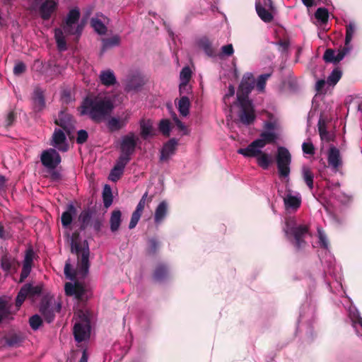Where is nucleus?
Wrapping results in <instances>:
<instances>
[{
	"label": "nucleus",
	"instance_id": "c756f323",
	"mask_svg": "<svg viewBox=\"0 0 362 362\" xmlns=\"http://www.w3.org/2000/svg\"><path fill=\"white\" fill-rule=\"evenodd\" d=\"M315 313V307L312 305H304L300 313V319L298 321V327L300 324L303 323L307 320L313 318Z\"/></svg>",
	"mask_w": 362,
	"mask_h": 362
},
{
	"label": "nucleus",
	"instance_id": "4468645a",
	"mask_svg": "<svg viewBox=\"0 0 362 362\" xmlns=\"http://www.w3.org/2000/svg\"><path fill=\"white\" fill-rule=\"evenodd\" d=\"M350 51V47H344L343 49H326L323 59L327 63L337 64L342 60Z\"/></svg>",
	"mask_w": 362,
	"mask_h": 362
},
{
	"label": "nucleus",
	"instance_id": "8fccbe9b",
	"mask_svg": "<svg viewBox=\"0 0 362 362\" xmlns=\"http://www.w3.org/2000/svg\"><path fill=\"white\" fill-rule=\"evenodd\" d=\"M151 199H152L151 197L148 198V192H146L141 197L134 211H136V212L142 214L143 210L145 207L146 202H151Z\"/></svg>",
	"mask_w": 362,
	"mask_h": 362
},
{
	"label": "nucleus",
	"instance_id": "f257e3e1",
	"mask_svg": "<svg viewBox=\"0 0 362 362\" xmlns=\"http://www.w3.org/2000/svg\"><path fill=\"white\" fill-rule=\"evenodd\" d=\"M255 78L251 73L244 74L237 93V103L240 108L238 117L241 123L249 125L255 119L253 105L248 99V95L254 88Z\"/></svg>",
	"mask_w": 362,
	"mask_h": 362
},
{
	"label": "nucleus",
	"instance_id": "c85d7f7f",
	"mask_svg": "<svg viewBox=\"0 0 362 362\" xmlns=\"http://www.w3.org/2000/svg\"><path fill=\"white\" fill-rule=\"evenodd\" d=\"M122 222V212L119 210H114L110 215V226L112 233L117 231Z\"/></svg>",
	"mask_w": 362,
	"mask_h": 362
},
{
	"label": "nucleus",
	"instance_id": "412c9836",
	"mask_svg": "<svg viewBox=\"0 0 362 362\" xmlns=\"http://www.w3.org/2000/svg\"><path fill=\"white\" fill-rule=\"evenodd\" d=\"M327 257V273L334 277L337 286L343 289L341 282L340 268L336 265L335 259L332 255L328 254Z\"/></svg>",
	"mask_w": 362,
	"mask_h": 362
},
{
	"label": "nucleus",
	"instance_id": "6e6552de",
	"mask_svg": "<svg viewBox=\"0 0 362 362\" xmlns=\"http://www.w3.org/2000/svg\"><path fill=\"white\" fill-rule=\"evenodd\" d=\"M276 160L279 176L288 178L291 163V156L288 150L283 146L278 147Z\"/></svg>",
	"mask_w": 362,
	"mask_h": 362
},
{
	"label": "nucleus",
	"instance_id": "4c0bfd02",
	"mask_svg": "<svg viewBox=\"0 0 362 362\" xmlns=\"http://www.w3.org/2000/svg\"><path fill=\"white\" fill-rule=\"evenodd\" d=\"M168 274L167 267L164 264H159L155 270L153 278L157 281H162L168 276Z\"/></svg>",
	"mask_w": 362,
	"mask_h": 362
},
{
	"label": "nucleus",
	"instance_id": "9d476101",
	"mask_svg": "<svg viewBox=\"0 0 362 362\" xmlns=\"http://www.w3.org/2000/svg\"><path fill=\"white\" fill-rule=\"evenodd\" d=\"M35 6L39 5V15L44 21H48L57 9L58 0H34Z\"/></svg>",
	"mask_w": 362,
	"mask_h": 362
},
{
	"label": "nucleus",
	"instance_id": "4be33fe9",
	"mask_svg": "<svg viewBox=\"0 0 362 362\" xmlns=\"http://www.w3.org/2000/svg\"><path fill=\"white\" fill-rule=\"evenodd\" d=\"M65 293L67 296H74L76 299H81L85 293V288L78 283H66L64 286Z\"/></svg>",
	"mask_w": 362,
	"mask_h": 362
},
{
	"label": "nucleus",
	"instance_id": "aec40b11",
	"mask_svg": "<svg viewBox=\"0 0 362 362\" xmlns=\"http://www.w3.org/2000/svg\"><path fill=\"white\" fill-rule=\"evenodd\" d=\"M328 163L334 172L338 171L339 168L342 165L340 152L336 147H331L328 152Z\"/></svg>",
	"mask_w": 362,
	"mask_h": 362
},
{
	"label": "nucleus",
	"instance_id": "7c9ffc66",
	"mask_svg": "<svg viewBox=\"0 0 362 362\" xmlns=\"http://www.w3.org/2000/svg\"><path fill=\"white\" fill-rule=\"evenodd\" d=\"M141 136L144 139L153 135V122L150 119H141L140 121Z\"/></svg>",
	"mask_w": 362,
	"mask_h": 362
},
{
	"label": "nucleus",
	"instance_id": "cd10ccee",
	"mask_svg": "<svg viewBox=\"0 0 362 362\" xmlns=\"http://www.w3.org/2000/svg\"><path fill=\"white\" fill-rule=\"evenodd\" d=\"M40 311L45 320L48 323L53 321L54 318V310L51 301L47 300L46 302H42L40 307Z\"/></svg>",
	"mask_w": 362,
	"mask_h": 362
},
{
	"label": "nucleus",
	"instance_id": "b1692460",
	"mask_svg": "<svg viewBox=\"0 0 362 362\" xmlns=\"http://www.w3.org/2000/svg\"><path fill=\"white\" fill-rule=\"evenodd\" d=\"M99 79L100 83L106 87L115 86L117 83L116 76L110 69L102 70L99 75Z\"/></svg>",
	"mask_w": 362,
	"mask_h": 362
},
{
	"label": "nucleus",
	"instance_id": "79ce46f5",
	"mask_svg": "<svg viewBox=\"0 0 362 362\" xmlns=\"http://www.w3.org/2000/svg\"><path fill=\"white\" fill-rule=\"evenodd\" d=\"M103 198L104 206L106 208H108L109 206H110L111 204H112V194L111 188L107 185H105L103 192Z\"/></svg>",
	"mask_w": 362,
	"mask_h": 362
},
{
	"label": "nucleus",
	"instance_id": "7ed1b4c3",
	"mask_svg": "<svg viewBox=\"0 0 362 362\" xmlns=\"http://www.w3.org/2000/svg\"><path fill=\"white\" fill-rule=\"evenodd\" d=\"M80 16V11L78 8H74L69 11L66 18L62 23V28L55 29L57 45H66L64 35L73 36V39L78 41L85 25L84 21L78 23Z\"/></svg>",
	"mask_w": 362,
	"mask_h": 362
},
{
	"label": "nucleus",
	"instance_id": "9b49d317",
	"mask_svg": "<svg viewBox=\"0 0 362 362\" xmlns=\"http://www.w3.org/2000/svg\"><path fill=\"white\" fill-rule=\"evenodd\" d=\"M41 162L42 165L49 170H54L61 163V157L54 148H49L44 151L41 154Z\"/></svg>",
	"mask_w": 362,
	"mask_h": 362
},
{
	"label": "nucleus",
	"instance_id": "ddd939ff",
	"mask_svg": "<svg viewBox=\"0 0 362 362\" xmlns=\"http://www.w3.org/2000/svg\"><path fill=\"white\" fill-rule=\"evenodd\" d=\"M285 209L287 211H296L301 204V196L299 192L288 189L283 196Z\"/></svg>",
	"mask_w": 362,
	"mask_h": 362
},
{
	"label": "nucleus",
	"instance_id": "13d9d810",
	"mask_svg": "<svg viewBox=\"0 0 362 362\" xmlns=\"http://www.w3.org/2000/svg\"><path fill=\"white\" fill-rule=\"evenodd\" d=\"M121 42L118 35H114L103 40V45H118Z\"/></svg>",
	"mask_w": 362,
	"mask_h": 362
},
{
	"label": "nucleus",
	"instance_id": "20e7f679",
	"mask_svg": "<svg viewBox=\"0 0 362 362\" xmlns=\"http://www.w3.org/2000/svg\"><path fill=\"white\" fill-rule=\"evenodd\" d=\"M71 251L72 253L77 255L76 270L73 271L71 269V266L69 261L66 263L64 267V274L66 277L71 281L74 280L76 276L83 279L88 275L90 267V251L88 243L85 241L83 243V247L82 248L78 243L72 240Z\"/></svg>",
	"mask_w": 362,
	"mask_h": 362
},
{
	"label": "nucleus",
	"instance_id": "3c124183",
	"mask_svg": "<svg viewBox=\"0 0 362 362\" xmlns=\"http://www.w3.org/2000/svg\"><path fill=\"white\" fill-rule=\"evenodd\" d=\"M356 30V26L354 23H350L346 28V37L344 45H349L351 41L352 37Z\"/></svg>",
	"mask_w": 362,
	"mask_h": 362
},
{
	"label": "nucleus",
	"instance_id": "5701e85b",
	"mask_svg": "<svg viewBox=\"0 0 362 362\" xmlns=\"http://www.w3.org/2000/svg\"><path fill=\"white\" fill-rule=\"evenodd\" d=\"M11 308V298L6 296H0V323L12 315Z\"/></svg>",
	"mask_w": 362,
	"mask_h": 362
},
{
	"label": "nucleus",
	"instance_id": "a878e982",
	"mask_svg": "<svg viewBox=\"0 0 362 362\" xmlns=\"http://www.w3.org/2000/svg\"><path fill=\"white\" fill-rule=\"evenodd\" d=\"M76 214V209L73 204H69L66 206V209L64 211L61 216L62 226L65 228H68L72 223L74 217Z\"/></svg>",
	"mask_w": 362,
	"mask_h": 362
},
{
	"label": "nucleus",
	"instance_id": "0eeeda50",
	"mask_svg": "<svg viewBox=\"0 0 362 362\" xmlns=\"http://www.w3.org/2000/svg\"><path fill=\"white\" fill-rule=\"evenodd\" d=\"M76 322L74 326V335L77 342L88 340L90 335V321L88 313L78 310L75 314Z\"/></svg>",
	"mask_w": 362,
	"mask_h": 362
},
{
	"label": "nucleus",
	"instance_id": "4d7b16f0",
	"mask_svg": "<svg viewBox=\"0 0 362 362\" xmlns=\"http://www.w3.org/2000/svg\"><path fill=\"white\" fill-rule=\"evenodd\" d=\"M123 172L124 170L115 166L110 171L109 180L112 182H117L123 174Z\"/></svg>",
	"mask_w": 362,
	"mask_h": 362
},
{
	"label": "nucleus",
	"instance_id": "0e129e2a",
	"mask_svg": "<svg viewBox=\"0 0 362 362\" xmlns=\"http://www.w3.org/2000/svg\"><path fill=\"white\" fill-rule=\"evenodd\" d=\"M141 216V214H139V213H138L136 211H134L133 212L132 218H131V220H130V223H129V229H133L134 228L136 227V226L138 223Z\"/></svg>",
	"mask_w": 362,
	"mask_h": 362
},
{
	"label": "nucleus",
	"instance_id": "58836bf2",
	"mask_svg": "<svg viewBox=\"0 0 362 362\" xmlns=\"http://www.w3.org/2000/svg\"><path fill=\"white\" fill-rule=\"evenodd\" d=\"M90 25L93 30L99 35H104L107 30V28L105 24L100 19L96 18H91Z\"/></svg>",
	"mask_w": 362,
	"mask_h": 362
},
{
	"label": "nucleus",
	"instance_id": "f704fd0d",
	"mask_svg": "<svg viewBox=\"0 0 362 362\" xmlns=\"http://www.w3.org/2000/svg\"><path fill=\"white\" fill-rule=\"evenodd\" d=\"M302 176L308 188L312 190L313 189L314 175L309 167L303 166L302 168Z\"/></svg>",
	"mask_w": 362,
	"mask_h": 362
},
{
	"label": "nucleus",
	"instance_id": "f8f14e48",
	"mask_svg": "<svg viewBox=\"0 0 362 362\" xmlns=\"http://www.w3.org/2000/svg\"><path fill=\"white\" fill-rule=\"evenodd\" d=\"M139 138L134 132L122 136L120 141V152L131 156L135 151Z\"/></svg>",
	"mask_w": 362,
	"mask_h": 362
},
{
	"label": "nucleus",
	"instance_id": "c9c22d12",
	"mask_svg": "<svg viewBox=\"0 0 362 362\" xmlns=\"http://www.w3.org/2000/svg\"><path fill=\"white\" fill-rule=\"evenodd\" d=\"M93 218V212L90 210L83 211L78 217V220L81 223V228L82 229L86 228L90 223Z\"/></svg>",
	"mask_w": 362,
	"mask_h": 362
},
{
	"label": "nucleus",
	"instance_id": "393cba45",
	"mask_svg": "<svg viewBox=\"0 0 362 362\" xmlns=\"http://www.w3.org/2000/svg\"><path fill=\"white\" fill-rule=\"evenodd\" d=\"M129 118L128 115L122 117H112L108 120L107 126L111 132L119 131L127 125Z\"/></svg>",
	"mask_w": 362,
	"mask_h": 362
},
{
	"label": "nucleus",
	"instance_id": "603ef678",
	"mask_svg": "<svg viewBox=\"0 0 362 362\" xmlns=\"http://www.w3.org/2000/svg\"><path fill=\"white\" fill-rule=\"evenodd\" d=\"M159 130L165 136H169L170 132V123L168 119H162L159 123Z\"/></svg>",
	"mask_w": 362,
	"mask_h": 362
},
{
	"label": "nucleus",
	"instance_id": "e433bc0d",
	"mask_svg": "<svg viewBox=\"0 0 362 362\" xmlns=\"http://www.w3.org/2000/svg\"><path fill=\"white\" fill-rule=\"evenodd\" d=\"M278 35L279 37L278 45H290L293 43V36L288 34L284 29L281 28L278 31Z\"/></svg>",
	"mask_w": 362,
	"mask_h": 362
},
{
	"label": "nucleus",
	"instance_id": "2eb2a0df",
	"mask_svg": "<svg viewBox=\"0 0 362 362\" xmlns=\"http://www.w3.org/2000/svg\"><path fill=\"white\" fill-rule=\"evenodd\" d=\"M144 84V77L139 73H134L127 77L124 90L127 92L139 90Z\"/></svg>",
	"mask_w": 362,
	"mask_h": 362
},
{
	"label": "nucleus",
	"instance_id": "c03bdc74",
	"mask_svg": "<svg viewBox=\"0 0 362 362\" xmlns=\"http://www.w3.org/2000/svg\"><path fill=\"white\" fill-rule=\"evenodd\" d=\"M315 18L320 21L322 23H325L328 21L329 13L326 8H318L315 13Z\"/></svg>",
	"mask_w": 362,
	"mask_h": 362
},
{
	"label": "nucleus",
	"instance_id": "052dcab7",
	"mask_svg": "<svg viewBox=\"0 0 362 362\" xmlns=\"http://www.w3.org/2000/svg\"><path fill=\"white\" fill-rule=\"evenodd\" d=\"M24 286L28 287V293L32 296L40 295L42 292V288L39 286H33L31 284H25Z\"/></svg>",
	"mask_w": 362,
	"mask_h": 362
},
{
	"label": "nucleus",
	"instance_id": "338daca9",
	"mask_svg": "<svg viewBox=\"0 0 362 362\" xmlns=\"http://www.w3.org/2000/svg\"><path fill=\"white\" fill-rule=\"evenodd\" d=\"M25 71V65L22 62H17L13 68V74L16 76L22 74Z\"/></svg>",
	"mask_w": 362,
	"mask_h": 362
},
{
	"label": "nucleus",
	"instance_id": "de8ad7c7",
	"mask_svg": "<svg viewBox=\"0 0 362 362\" xmlns=\"http://www.w3.org/2000/svg\"><path fill=\"white\" fill-rule=\"evenodd\" d=\"M130 160L131 156L121 153L115 166L124 170L125 166L129 162Z\"/></svg>",
	"mask_w": 362,
	"mask_h": 362
},
{
	"label": "nucleus",
	"instance_id": "f3484780",
	"mask_svg": "<svg viewBox=\"0 0 362 362\" xmlns=\"http://www.w3.org/2000/svg\"><path fill=\"white\" fill-rule=\"evenodd\" d=\"M32 106L35 112H42L46 106L45 91L40 87H35L32 95Z\"/></svg>",
	"mask_w": 362,
	"mask_h": 362
},
{
	"label": "nucleus",
	"instance_id": "a19ab883",
	"mask_svg": "<svg viewBox=\"0 0 362 362\" xmlns=\"http://www.w3.org/2000/svg\"><path fill=\"white\" fill-rule=\"evenodd\" d=\"M342 75L341 71L336 68L334 69L331 74L329 75L327 79V83L329 86H335L337 82L339 81Z\"/></svg>",
	"mask_w": 362,
	"mask_h": 362
},
{
	"label": "nucleus",
	"instance_id": "bf43d9fd",
	"mask_svg": "<svg viewBox=\"0 0 362 362\" xmlns=\"http://www.w3.org/2000/svg\"><path fill=\"white\" fill-rule=\"evenodd\" d=\"M302 150L305 154L313 156L315 153V148L311 142H303Z\"/></svg>",
	"mask_w": 362,
	"mask_h": 362
},
{
	"label": "nucleus",
	"instance_id": "37998d69",
	"mask_svg": "<svg viewBox=\"0 0 362 362\" xmlns=\"http://www.w3.org/2000/svg\"><path fill=\"white\" fill-rule=\"evenodd\" d=\"M349 313L352 326L355 327L356 325L358 324L362 328V317L360 316L359 312L356 308H350Z\"/></svg>",
	"mask_w": 362,
	"mask_h": 362
},
{
	"label": "nucleus",
	"instance_id": "6ab92c4d",
	"mask_svg": "<svg viewBox=\"0 0 362 362\" xmlns=\"http://www.w3.org/2000/svg\"><path fill=\"white\" fill-rule=\"evenodd\" d=\"M52 145L61 151H66L68 144L66 143V136L61 129H56L52 136Z\"/></svg>",
	"mask_w": 362,
	"mask_h": 362
},
{
	"label": "nucleus",
	"instance_id": "774afa93",
	"mask_svg": "<svg viewBox=\"0 0 362 362\" xmlns=\"http://www.w3.org/2000/svg\"><path fill=\"white\" fill-rule=\"evenodd\" d=\"M328 86L327 81L325 80H319L317 81L315 88L316 90L319 93H325V86Z\"/></svg>",
	"mask_w": 362,
	"mask_h": 362
},
{
	"label": "nucleus",
	"instance_id": "39448f33",
	"mask_svg": "<svg viewBox=\"0 0 362 362\" xmlns=\"http://www.w3.org/2000/svg\"><path fill=\"white\" fill-rule=\"evenodd\" d=\"M283 230L288 241L297 250L305 247L306 239L310 235L308 226L299 223L295 217L292 216L286 218Z\"/></svg>",
	"mask_w": 362,
	"mask_h": 362
},
{
	"label": "nucleus",
	"instance_id": "69168bd1",
	"mask_svg": "<svg viewBox=\"0 0 362 362\" xmlns=\"http://www.w3.org/2000/svg\"><path fill=\"white\" fill-rule=\"evenodd\" d=\"M88 139V132L84 129H81L77 132L76 141L78 144H82L86 141Z\"/></svg>",
	"mask_w": 362,
	"mask_h": 362
},
{
	"label": "nucleus",
	"instance_id": "a18cd8bd",
	"mask_svg": "<svg viewBox=\"0 0 362 362\" xmlns=\"http://www.w3.org/2000/svg\"><path fill=\"white\" fill-rule=\"evenodd\" d=\"M28 287H25L23 286L21 288L20 291L18 292V295L16 296V305L18 309L21 306V305L24 302L25 298L27 297V296H28Z\"/></svg>",
	"mask_w": 362,
	"mask_h": 362
},
{
	"label": "nucleus",
	"instance_id": "e2e57ef3",
	"mask_svg": "<svg viewBox=\"0 0 362 362\" xmlns=\"http://www.w3.org/2000/svg\"><path fill=\"white\" fill-rule=\"evenodd\" d=\"M35 253L32 249H28L25 252L23 264L32 266Z\"/></svg>",
	"mask_w": 362,
	"mask_h": 362
},
{
	"label": "nucleus",
	"instance_id": "09e8293b",
	"mask_svg": "<svg viewBox=\"0 0 362 362\" xmlns=\"http://www.w3.org/2000/svg\"><path fill=\"white\" fill-rule=\"evenodd\" d=\"M271 76V74H262L258 77L257 81V89L259 92H263L265 88L266 81Z\"/></svg>",
	"mask_w": 362,
	"mask_h": 362
},
{
	"label": "nucleus",
	"instance_id": "dca6fc26",
	"mask_svg": "<svg viewBox=\"0 0 362 362\" xmlns=\"http://www.w3.org/2000/svg\"><path fill=\"white\" fill-rule=\"evenodd\" d=\"M55 123L60 126L68 134H70L74 129V120L70 114L66 111H61Z\"/></svg>",
	"mask_w": 362,
	"mask_h": 362
},
{
	"label": "nucleus",
	"instance_id": "bb28decb",
	"mask_svg": "<svg viewBox=\"0 0 362 362\" xmlns=\"http://www.w3.org/2000/svg\"><path fill=\"white\" fill-rule=\"evenodd\" d=\"M168 205L165 201H163L157 206L154 214V221L156 225L160 224L167 216Z\"/></svg>",
	"mask_w": 362,
	"mask_h": 362
},
{
	"label": "nucleus",
	"instance_id": "a211bd4d",
	"mask_svg": "<svg viewBox=\"0 0 362 362\" xmlns=\"http://www.w3.org/2000/svg\"><path fill=\"white\" fill-rule=\"evenodd\" d=\"M177 144L176 139H171L164 144L160 150V161H168L175 153Z\"/></svg>",
	"mask_w": 362,
	"mask_h": 362
},
{
	"label": "nucleus",
	"instance_id": "6e6d98bb",
	"mask_svg": "<svg viewBox=\"0 0 362 362\" xmlns=\"http://www.w3.org/2000/svg\"><path fill=\"white\" fill-rule=\"evenodd\" d=\"M179 91L181 96L189 95L192 93V87L189 82H180L179 85Z\"/></svg>",
	"mask_w": 362,
	"mask_h": 362
},
{
	"label": "nucleus",
	"instance_id": "680f3d73",
	"mask_svg": "<svg viewBox=\"0 0 362 362\" xmlns=\"http://www.w3.org/2000/svg\"><path fill=\"white\" fill-rule=\"evenodd\" d=\"M12 262L8 256H4L1 260V267L4 271H9L11 268Z\"/></svg>",
	"mask_w": 362,
	"mask_h": 362
},
{
	"label": "nucleus",
	"instance_id": "f03ea898",
	"mask_svg": "<svg viewBox=\"0 0 362 362\" xmlns=\"http://www.w3.org/2000/svg\"><path fill=\"white\" fill-rule=\"evenodd\" d=\"M114 108L111 100L106 97H87L80 107V115L88 116L95 122H102Z\"/></svg>",
	"mask_w": 362,
	"mask_h": 362
},
{
	"label": "nucleus",
	"instance_id": "423d86ee",
	"mask_svg": "<svg viewBox=\"0 0 362 362\" xmlns=\"http://www.w3.org/2000/svg\"><path fill=\"white\" fill-rule=\"evenodd\" d=\"M278 138L276 132V124L272 122L264 123V131L259 137L255 139L246 148L238 149L237 152L245 157H256L267 144H273Z\"/></svg>",
	"mask_w": 362,
	"mask_h": 362
},
{
	"label": "nucleus",
	"instance_id": "2f4dec72",
	"mask_svg": "<svg viewBox=\"0 0 362 362\" xmlns=\"http://www.w3.org/2000/svg\"><path fill=\"white\" fill-rule=\"evenodd\" d=\"M255 158H257L258 165L264 170L268 169L273 160L272 157L269 154L262 152V150L261 153Z\"/></svg>",
	"mask_w": 362,
	"mask_h": 362
},
{
	"label": "nucleus",
	"instance_id": "1a4fd4ad",
	"mask_svg": "<svg viewBox=\"0 0 362 362\" xmlns=\"http://www.w3.org/2000/svg\"><path fill=\"white\" fill-rule=\"evenodd\" d=\"M255 9L258 16L264 23H271L274 20L275 7L272 0H256Z\"/></svg>",
	"mask_w": 362,
	"mask_h": 362
},
{
	"label": "nucleus",
	"instance_id": "473e14b6",
	"mask_svg": "<svg viewBox=\"0 0 362 362\" xmlns=\"http://www.w3.org/2000/svg\"><path fill=\"white\" fill-rule=\"evenodd\" d=\"M190 107L189 99L187 95L180 97L178 102V110L180 114L183 117H187L189 115Z\"/></svg>",
	"mask_w": 362,
	"mask_h": 362
},
{
	"label": "nucleus",
	"instance_id": "49530a36",
	"mask_svg": "<svg viewBox=\"0 0 362 362\" xmlns=\"http://www.w3.org/2000/svg\"><path fill=\"white\" fill-rule=\"evenodd\" d=\"M192 76V71L191 69L186 66L182 68L180 73V82H189Z\"/></svg>",
	"mask_w": 362,
	"mask_h": 362
},
{
	"label": "nucleus",
	"instance_id": "5fc2aeb1",
	"mask_svg": "<svg viewBox=\"0 0 362 362\" xmlns=\"http://www.w3.org/2000/svg\"><path fill=\"white\" fill-rule=\"evenodd\" d=\"M42 322V319L40 316L38 315H33L29 320L30 325L34 330L38 329L39 327L41 326Z\"/></svg>",
	"mask_w": 362,
	"mask_h": 362
},
{
	"label": "nucleus",
	"instance_id": "864d4df0",
	"mask_svg": "<svg viewBox=\"0 0 362 362\" xmlns=\"http://www.w3.org/2000/svg\"><path fill=\"white\" fill-rule=\"evenodd\" d=\"M318 129L322 140L327 141L330 140V135L327 131L325 125L321 122V120L318 122Z\"/></svg>",
	"mask_w": 362,
	"mask_h": 362
},
{
	"label": "nucleus",
	"instance_id": "72a5a7b5",
	"mask_svg": "<svg viewBox=\"0 0 362 362\" xmlns=\"http://www.w3.org/2000/svg\"><path fill=\"white\" fill-rule=\"evenodd\" d=\"M317 244L320 247L325 250L326 251L329 250V242L328 238L322 230V228L317 227Z\"/></svg>",
	"mask_w": 362,
	"mask_h": 362
},
{
	"label": "nucleus",
	"instance_id": "ea45409f",
	"mask_svg": "<svg viewBox=\"0 0 362 362\" xmlns=\"http://www.w3.org/2000/svg\"><path fill=\"white\" fill-rule=\"evenodd\" d=\"M356 110L358 113V117L360 119H362V98H353L348 107V111L349 110Z\"/></svg>",
	"mask_w": 362,
	"mask_h": 362
}]
</instances>
